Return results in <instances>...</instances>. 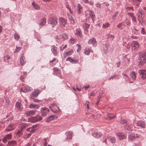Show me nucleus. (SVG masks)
<instances>
[{
    "label": "nucleus",
    "instance_id": "58836bf2",
    "mask_svg": "<svg viewBox=\"0 0 146 146\" xmlns=\"http://www.w3.org/2000/svg\"><path fill=\"white\" fill-rule=\"evenodd\" d=\"M123 23L127 26H130L131 24L130 20L128 19L127 18L123 22Z\"/></svg>",
    "mask_w": 146,
    "mask_h": 146
},
{
    "label": "nucleus",
    "instance_id": "c85d7f7f",
    "mask_svg": "<svg viewBox=\"0 0 146 146\" xmlns=\"http://www.w3.org/2000/svg\"><path fill=\"white\" fill-rule=\"evenodd\" d=\"M31 88L28 87L21 88V91L24 93H27L31 90Z\"/></svg>",
    "mask_w": 146,
    "mask_h": 146
},
{
    "label": "nucleus",
    "instance_id": "37998d69",
    "mask_svg": "<svg viewBox=\"0 0 146 146\" xmlns=\"http://www.w3.org/2000/svg\"><path fill=\"white\" fill-rule=\"evenodd\" d=\"M78 14H80V13L82 11V7L80 4H78Z\"/></svg>",
    "mask_w": 146,
    "mask_h": 146
},
{
    "label": "nucleus",
    "instance_id": "5fc2aeb1",
    "mask_svg": "<svg viewBox=\"0 0 146 146\" xmlns=\"http://www.w3.org/2000/svg\"><path fill=\"white\" fill-rule=\"evenodd\" d=\"M66 7L69 10L70 14H72L73 12L71 11V9L69 7V6L68 5H66Z\"/></svg>",
    "mask_w": 146,
    "mask_h": 146
},
{
    "label": "nucleus",
    "instance_id": "79ce46f5",
    "mask_svg": "<svg viewBox=\"0 0 146 146\" xmlns=\"http://www.w3.org/2000/svg\"><path fill=\"white\" fill-rule=\"evenodd\" d=\"M115 116L114 115H112L110 114H108L107 115V117L108 118V119L109 120H110L112 119L114 117H115Z\"/></svg>",
    "mask_w": 146,
    "mask_h": 146
},
{
    "label": "nucleus",
    "instance_id": "a18cd8bd",
    "mask_svg": "<svg viewBox=\"0 0 146 146\" xmlns=\"http://www.w3.org/2000/svg\"><path fill=\"white\" fill-rule=\"evenodd\" d=\"M117 76V78H116L117 79H119V75H114L113 76H111L109 79L108 80L111 79H113L115 78V77Z\"/></svg>",
    "mask_w": 146,
    "mask_h": 146
},
{
    "label": "nucleus",
    "instance_id": "603ef678",
    "mask_svg": "<svg viewBox=\"0 0 146 146\" xmlns=\"http://www.w3.org/2000/svg\"><path fill=\"white\" fill-rule=\"evenodd\" d=\"M5 137L8 140L11 139L12 138V136L11 134H8L6 135Z\"/></svg>",
    "mask_w": 146,
    "mask_h": 146
},
{
    "label": "nucleus",
    "instance_id": "4be33fe9",
    "mask_svg": "<svg viewBox=\"0 0 146 146\" xmlns=\"http://www.w3.org/2000/svg\"><path fill=\"white\" fill-rule=\"evenodd\" d=\"M82 25L84 31L87 32H88V29L90 27V25L85 23L83 24Z\"/></svg>",
    "mask_w": 146,
    "mask_h": 146
},
{
    "label": "nucleus",
    "instance_id": "a211bd4d",
    "mask_svg": "<svg viewBox=\"0 0 146 146\" xmlns=\"http://www.w3.org/2000/svg\"><path fill=\"white\" fill-rule=\"evenodd\" d=\"M40 107L39 104H31L29 105V107L31 109H38Z\"/></svg>",
    "mask_w": 146,
    "mask_h": 146
},
{
    "label": "nucleus",
    "instance_id": "2f4dec72",
    "mask_svg": "<svg viewBox=\"0 0 146 146\" xmlns=\"http://www.w3.org/2000/svg\"><path fill=\"white\" fill-rule=\"evenodd\" d=\"M17 144L16 141H9L8 144V146H16Z\"/></svg>",
    "mask_w": 146,
    "mask_h": 146
},
{
    "label": "nucleus",
    "instance_id": "f3484780",
    "mask_svg": "<svg viewBox=\"0 0 146 146\" xmlns=\"http://www.w3.org/2000/svg\"><path fill=\"white\" fill-rule=\"evenodd\" d=\"M66 61H68L72 64H77L78 62V60H75L74 59L72 58L71 57H69L66 59Z\"/></svg>",
    "mask_w": 146,
    "mask_h": 146
},
{
    "label": "nucleus",
    "instance_id": "20e7f679",
    "mask_svg": "<svg viewBox=\"0 0 146 146\" xmlns=\"http://www.w3.org/2000/svg\"><path fill=\"white\" fill-rule=\"evenodd\" d=\"M49 108L51 111L54 113H57L60 110L59 107L54 103H52Z\"/></svg>",
    "mask_w": 146,
    "mask_h": 146
},
{
    "label": "nucleus",
    "instance_id": "13d9d810",
    "mask_svg": "<svg viewBox=\"0 0 146 146\" xmlns=\"http://www.w3.org/2000/svg\"><path fill=\"white\" fill-rule=\"evenodd\" d=\"M29 131H27L30 132L31 133H34L35 132V129H29Z\"/></svg>",
    "mask_w": 146,
    "mask_h": 146
},
{
    "label": "nucleus",
    "instance_id": "49530a36",
    "mask_svg": "<svg viewBox=\"0 0 146 146\" xmlns=\"http://www.w3.org/2000/svg\"><path fill=\"white\" fill-rule=\"evenodd\" d=\"M10 58V57L8 56L7 55L5 56L4 57V61L6 62H8V60Z\"/></svg>",
    "mask_w": 146,
    "mask_h": 146
},
{
    "label": "nucleus",
    "instance_id": "f257e3e1",
    "mask_svg": "<svg viewBox=\"0 0 146 146\" xmlns=\"http://www.w3.org/2000/svg\"><path fill=\"white\" fill-rule=\"evenodd\" d=\"M138 60L140 64L144 65L146 62V53L145 52H141L139 56Z\"/></svg>",
    "mask_w": 146,
    "mask_h": 146
},
{
    "label": "nucleus",
    "instance_id": "774afa93",
    "mask_svg": "<svg viewBox=\"0 0 146 146\" xmlns=\"http://www.w3.org/2000/svg\"><path fill=\"white\" fill-rule=\"evenodd\" d=\"M20 120L22 121H25L26 119L24 117H21Z\"/></svg>",
    "mask_w": 146,
    "mask_h": 146
},
{
    "label": "nucleus",
    "instance_id": "2eb2a0df",
    "mask_svg": "<svg viewBox=\"0 0 146 146\" xmlns=\"http://www.w3.org/2000/svg\"><path fill=\"white\" fill-rule=\"evenodd\" d=\"M136 125L142 128H144L145 125V123L143 120H139L137 122Z\"/></svg>",
    "mask_w": 146,
    "mask_h": 146
},
{
    "label": "nucleus",
    "instance_id": "f03ea898",
    "mask_svg": "<svg viewBox=\"0 0 146 146\" xmlns=\"http://www.w3.org/2000/svg\"><path fill=\"white\" fill-rule=\"evenodd\" d=\"M48 23L50 24L52 27H54L57 24V19L55 17H50L48 19Z\"/></svg>",
    "mask_w": 146,
    "mask_h": 146
},
{
    "label": "nucleus",
    "instance_id": "4d7b16f0",
    "mask_svg": "<svg viewBox=\"0 0 146 146\" xmlns=\"http://www.w3.org/2000/svg\"><path fill=\"white\" fill-rule=\"evenodd\" d=\"M73 52V50H71L68 52H66V54H67V55L68 56L72 54V52Z\"/></svg>",
    "mask_w": 146,
    "mask_h": 146
},
{
    "label": "nucleus",
    "instance_id": "423d86ee",
    "mask_svg": "<svg viewBox=\"0 0 146 146\" xmlns=\"http://www.w3.org/2000/svg\"><path fill=\"white\" fill-rule=\"evenodd\" d=\"M86 16L87 18L89 19H91V22H94L95 18V16L94 12L91 11H90L88 13H86Z\"/></svg>",
    "mask_w": 146,
    "mask_h": 146
},
{
    "label": "nucleus",
    "instance_id": "9d476101",
    "mask_svg": "<svg viewBox=\"0 0 146 146\" xmlns=\"http://www.w3.org/2000/svg\"><path fill=\"white\" fill-rule=\"evenodd\" d=\"M139 135L137 134L130 135L128 136V139L131 141H133L135 140L136 138L139 137Z\"/></svg>",
    "mask_w": 146,
    "mask_h": 146
},
{
    "label": "nucleus",
    "instance_id": "dca6fc26",
    "mask_svg": "<svg viewBox=\"0 0 146 146\" xmlns=\"http://www.w3.org/2000/svg\"><path fill=\"white\" fill-rule=\"evenodd\" d=\"M127 15L131 18L132 22L134 23H136L137 21L136 17L134 15L133 13H127Z\"/></svg>",
    "mask_w": 146,
    "mask_h": 146
},
{
    "label": "nucleus",
    "instance_id": "bf43d9fd",
    "mask_svg": "<svg viewBox=\"0 0 146 146\" xmlns=\"http://www.w3.org/2000/svg\"><path fill=\"white\" fill-rule=\"evenodd\" d=\"M21 47H17V46L16 47V48L15 50V51L16 52H18L19 51L21 50Z\"/></svg>",
    "mask_w": 146,
    "mask_h": 146
},
{
    "label": "nucleus",
    "instance_id": "bb28decb",
    "mask_svg": "<svg viewBox=\"0 0 146 146\" xmlns=\"http://www.w3.org/2000/svg\"><path fill=\"white\" fill-rule=\"evenodd\" d=\"M66 135L67 136V139H70L72 138V133L70 131H68L66 133Z\"/></svg>",
    "mask_w": 146,
    "mask_h": 146
},
{
    "label": "nucleus",
    "instance_id": "052dcab7",
    "mask_svg": "<svg viewBox=\"0 0 146 146\" xmlns=\"http://www.w3.org/2000/svg\"><path fill=\"white\" fill-rule=\"evenodd\" d=\"M67 46V45H65L63 47L62 46L60 47V50L61 51H63Z\"/></svg>",
    "mask_w": 146,
    "mask_h": 146
},
{
    "label": "nucleus",
    "instance_id": "4468645a",
    "mask_svg": "<svg viewBox=\"0 0 146 146\" xmlns=\"http://www.w3.org/2000/svg\"><path fill=\"white\" fill-rule=\"evenodd\" d=\"M57 48L54 45H52L51 48V50L54 55L56 56L57 55L58 53L57 52Z\"/></svg>",
    "mask_w": 146,
    "mask_h": 146
},
{
    "label": "nucleus",
    "instance_id": "f8f14e48",
    "mask_svg": "<svg viewBox=\"0 0 146 146\" xmlns=\"http://www.w3.org/2000/svg\"><path fill=\"white\" fill-rule=\"evenodd\" d=\"M88 44H92L94 47H95L97 45V42L96 40L94 38L90 39L88 42Z\"/></svg>",
    "mask_w": 146,
    "mask_h": 146
},
{
    "label": "nucleus",
    "instance_id": "0eeeda50",
    "mask_svg": "<svg viewBox=\"0 0 146 146\" xmlns=\"http://www.w3.org/2000/svg\"><path fill=\"white\" fill-rule=\"evenodd\" d=\"M49 111V109L46 107H42L40 109L41 114L43 117L46 115Z\"/></svg>",
    "mask_w": 146,
    "mask_h": 146
},
{
    "label": "nucleus",
    "instance_id": "de8ad7c7",
    "mask_svg": "<svg viewBox=\"0 0 146 146\" xmlns=\"http://www.w3.org/2000/svg\"><path fill=\"white\" fill-rule=\"evenodd\" d=\"M22 130L20 129V130H18L17 132V134L20 137L21 136L22 134Z\"/></svg>",
    "mask_w": 146,
    "mask_h": 146
},
{
    "label": "nucleus",
    "instance_id": "aec40b11",
    "mask_svg": "<svg viewBox=\"0 0 146 146\" xmlns=\"http://www.w3.org/2000/svg\"><path fill=\"white\" fill-rule=\"evenodd\" d=\"M60 72L59 69L57 68H54V74L59 76L60 75Z\"/></svg>",
    "mask_w": 146,
    "mask_h": 146
},
{
    "label": "nucleus",
    "instance_id": "39448f33",
    "mask_svg": "<svg viewBox=\"0 0 146 146\" xmlns=\"http://www.w3.org/2000/svg\"><path fill=\"white\" fill-rule=\"evenodd\" d=\"M143 14H144V13L143 11L140 10L138 11L137 15V19L139 23L141 24H142L143 22V19L144 17V15H143Z\"/></svg>",
    "mask_w": 146,
    "mask_h": 146
},
{
    "label": "nucleus",
    "instance_id": "6e6552de",
    "mask_svg": "<svg viewBox=\"0 0 146 146\" xmlns=\"http://www.w3.org/2000/svg\"><path fill=\"white\" fill-rule=\"evenodd\" d=\"M138 72L142 79H144L146 78V71L145 70H138Z\"/></svg>",
    "mask_w": 146,
    "mask_h": 146
},
{
    "label": "nucleus",
    "instance_id": "c03bdc74",
    "mask_svg": "<svg viewBox=\"0 0 146 146\" xmlns=\"http://www.w3.org/2000/svg\"><path fill=\"white\" fill-rule=\"evenodd\" d=\"M110 24L108 23H106L104 24H103L102 25L103 28H106L108 27L109 26Z\"/></svg>",
    "mask_w": 146,
    "mask_h": 146
},
{
    "label": "nucleus",
    "instance_id": "6e6d98bb",
    "mask_svg": "<svg viewBox=\"0 0 146 146\" xmlns=\"http://www.w3.org/2000/svg\"><path fill=\"white\" fill-rule=\"evenodd\" d=\"M36 125H33L32 127H29V128L27 129V131H29V129H34V127H35L36 126Z\"/></svg>",
    "mask_w": 146,
    "mask_h": 146
},
{
    "label": "nucleus",
    "instance_id": "7ed1b4c3",
    "mask_svg": "<svg viewBox=\"0 0 146 146\" xmlns=\"http://www.w3.org/2000/svg\"><path fill=\"white\" fill-rule=\"evenodd\" d=\"M42 119V118L40 115H38L35 117H33L29 118L28 121L31 123H35L40 121Z\"/></svg>",
    "mask_w": 146,
    "mask_h": 146
},
{
    "label": "nucleus",
    "instance_id": "7c9ffc66",
    "mask_svg": "<svg viewBox=\"0 0 146 146\" xmlns=\"http://www.w3.org/2000/svg\"><path fill=\"white\" fill-rule=\"evenodd\" d=\"M46 23V19L44 17L41 19L39 25L40 26H42L44 25Z\"/></svg>",
    "mask_w": 146,
    "mask_h": 146
},
{
    "label": "nucleus",
    "instance_id": "338daca9",
    "mask_svg": "<svg viewBox=\"0 0 146 146\" xmlns=\"http://www.w3.org/2000/svg\"><path fill=\"white\" fill-rule=\"evenodd\" d=\"M132 38L134 39H137L138 38V37L135 36L133 35L131 36Z\"/></svg>",
    "mask_w": 146,
    "mask_h": 146
},
{
    "label": "nucleus",
    "instance_id": "6ab92c4d",
    "mask_svg": "<svg viewBox=\"0 0 146 146\" xmlns=\"http://www.w3.org/2000/svg\"><path fill=\"white\" fill-rule=\"evenodd\" d=\"M36 112L35 110H30L28 111L25 112V114L27 117L33 115Z\"/></svg>",
    "mask_w": 146,
    "mask_h": 146
},
{
    "label": "nucleus",
    "instance_id": "9b49d317",
    "mask_svg": "<svg viewBox=\"0 0 146 146\" xmlns=\"http://www.w3.org/2000/svg\"><path fill=\"white\" fill-rule=\"evenodd\" d=\"M139 47V44L137 41H133L131 44V49L132 50H134L137 49Z\"/></svg>",
    "mask_w": 146,
    "mask_h": 146
},
{
    "label": "nucleus",
    "instance_id": "412c9836",
    "mask_svg": "<svg viewBox=\"0 0 146 146\" xmlns=\"http://www.w3.org/2000/svg\"><path fill=\"white\" fill-rule=\"evenodd\" d=\"M29 126V124L28 123H22L20 125V129L21 130H23L24 129L27 127Z\"/></svg>",
    "mask_w": 146,
    "mask_h": 146
},
{
    "label": "nucleus",
    "instance_id": "72a5a7b5",
    "mask_svg": "<svg viewBox=\"0 0 146 146\" xmlns=\"http://www.w3.org/2000/svg\"><path fill=\"white\" fill-rule=\"evenodd\" d=\"M130 75L132 79L135 80L136 78V76L135 73L134 71H133L130 73Z\"/></svg>",
    "mask_w": 146,
    "mask_h": 146
},
{
    "label": "nucleus",
    "instance_id": "69168bd1",
    "mask_svg": "<svg viewBox=\"0 0 146 146\" xmlns=\"http://www.w3.org/2000/svg\"><path fill=\"white\" fill-rule=\"evenodd\" d=\"M32 134V133H31L30 132L29 133H27L26 134V135L27 137H29L31 135V134Z\"/></svg>",
    "mask_w": 146,
    "mask_h": 146
},
{
    "label": "nucleus",
    "instance_id": "1a4fd4ad",
    "mask_svg": "<svg viewBox=\"0 0 146 146\" xmlns=\"http://www.w3.org/2000/svg\"><path fill=\"white\" fill-rule=\"evenodd\" d=\"M60 23V26L62 27H66L67 23V20L63 18H60L59 19Z\"/></svg>",
    "mask_w": 146,
    "mask_h": 146
},
{
    "label": "nucleus",
    "instance_id": "09e8293b",
    "mask_svg": "<svg viewBox=\"0 0 146 146\" xmlns=\"http://www.w3.org/2000/svg\"><path fill=\"white\" fill-rule=\"evenodd\" d=\"M124 26L125 25L122 23H119L117 26V27L118 28H122L123 27V26Z\"/></svg>",
    "mask_w": 146,
    "mask_h": 146
},
{
    "label": "nucleus",
    "instance_id": "e2e57ef3",
    "mask_svg": "<svg viewBox=\"0 0 146 146\" xmlns=\"http://www.w3.org/2000/svg\"><path fill=\"white\" fill-rule=\"evenodd\" d=\"M141 33L142 34H144L145 33V29L143 28L141 29Z\"/></svg>",
    "mask_w": 146,
    "mask_h": 146
},
{
    "label": "nucleus",
    "instance_id": "b1692460",
    "mask_svg": "<svg viewBox=\"0 0 146 146\" xmlns=\"http://www.w3.org/2000/svg\"><path fill=\"white\" fill-rule=\"evenodd\" d=\"M117 135L119 139L120 140H123L126 138V136L122 133H119Z\"/></svg>",
    "mask_w": 146,
    "mask_h": 146
},
{
    "label": "nucleus",
    "instance_id": "4c0bfd02",
    "mask_svg": "<svg viewBox=\"0 0 146 146\" xmlns=\"http://www.w3.org/2000/svg\"><path fill=\"white\" fill-rule=\"evenodd\" d=\"M75 34L76 35L79 36L80 37H82V32L80 30L78 29H76Z\"/></svg>",
    "mask_w": 146,
    "mask_h": 146
},
{
    "label": "nucleus",
    "instance_id": "864d4df0",
    "mask_svg": "<svg viewBox=\"0 0 146 146\" xmlns=\"http://www.w3.org/2000/svg\"><path fill=\"white\" fill-rule=\"evenodd\" d=\"M6 137L5 136L2 139L3 142L5 143H6L8 140Z\"/></svg>",
    "mask_w": 146,
    "mask_h": 146
},
{
    "label": "nucleus",
    "instance_id": "c756f323",
    "mask_svg": "<svg viewBox=\"0 0 146 146\" xmlns=\"http://www.w3.org/2000/svg\"><path fill=\"white\" fill-rule=\"evenodd\" d=\"M15 106L17 109L18 110H21L23 108V106L21 104L18 102L16 103Z\"/></svg>",
    "mask_w": 146,
    "mask_h": 146
},
{
    "label": "nucleus",
    "instance_id": "ea45409f",
    "mask_svg": "<svg viewBox=\"0 0 146 146\" xmlns=\"http://www.w3.org/2000/svg\"><path fill=\"white\" fill-rule=\"evenodd\" d=\"M120 123L121 124L124 125L126 124L128 122L126 119H121L120 120Z\"/></svg>",
    "mask_w": 146,
    "mask_h": 146
},
{
    "label": "nucleus",
    "instance_id": "3c124183",
    "mask_svg": "<svg viewBox=\"0 0 146 146\" xmlns=\"http://www.w3.org/2000/svg\"><path fill=\"white\" fill-rule=\"evenodd\" d=\"M110 140L111 142L112 143H114L115 142V138L113 137H112L110 139Z\"/></svg>",
    "mask_w": 146,
    "mask_h": 146
},
{
    "label": "nucleus",
    "instance_id": "c9c22d12",
    "mask_svg": "<svg viewBox=\"0 0 146 146\" xmlns=\"http://www.w3.org/2000/svg\"><path fill=\"white\" fill-rule=\"evenodd\" d=\"M84 53L86 55H88L90 54V52H93L92 50L88 48H86L84 49Z\"/></svg>",
    "mask_w": 146,
    "mask_h": 146
},
{
    "label": "nucleus",
    "instance_id": "680f3d73",
    "mask_svg": "<svg viewBox=\"0 0 146 146\" xmlns=\"http://www.w3.org/2000/svg\"><path fill=\"white\" fill-rule=\"evenodd\" d=\"M117 14H118V13L117 12H115L112 16V19H114L115 17L117 16Z\"/></svg>",
    "mask_w": 146,
    "mask_h": 146
},
{
    "label": "nucleus",
    "instance_id": "ddd939ff",
    "mask_svg": "<svg viewBox=\"0 0 146 146\" xmlns=\"http://www.w3.org/2000/svg\"><path fill=\"white\" fill-rule=\"evenodd\" d=\"M124 127L125 129L126 130V131L127 132L130 131H132L133 129L132 125H130L128 123L124 125Z\"/></svg>",
    "mask_w": 146,
    "mask_h": 146
},
{
    "label": "nucleus",
    "instance_id": "f704fd0d",
    "mask_svg": "<svg viewBox=\"0 0 146 146\" xmlns=\"http://www.w3.org/2000/svg\"><path fill=\"white\" fill-rule=\"evenodd\" d=\"M92 135L94 137L96 138H99L101 136V135L100 133L95 132L92 133Z\"/></svg>",
    "mask_w": 146,
    "mask_h": 146
},
{
    "label": "nucleus",
    "instance_id": "a19ab883",
    "mask_svg": "<svg viewBox=\"0 0 146 146\" xmlns=\"http://www.w3.org/2000/svg\"><path fill=\"white\" fill-rule=\"evenodd\" d=\"M61 37L64 40H66L68 38V35L65 33H63Z\"/></svg>",
    "mask_w": 146,
    "mask_h": 146
},
{
    "label": "nucleus",
    "instance_id": "a878e982",
    "mask_svg": "<svg viewBox=\"0 0 146 146\" xmlns=\"http://www.w3.org/2000/svg\"><path fill=\"white\" fill-rule=\"evenodd\" d=\"M14 129V125L13 124H11L8 125L6 128V131H10Z\"/></svg>",
    "mask_w": 146,
    "mask_h": 146
},
{
    "label": "nucleus",
    "instance_id": "5701e85b",
    "mask_svg": "<svg viewBox=\"0 0 146 146\" xmlns=\"http://www.w3.org/2000/svg\"><path fill=\"white\" fill-rule=\"evenodd\" d=\"M67 15L68 18L69 20L70 21V22L72 24H74L75 23V22L73 19V17L69 13H67Z\"/></svg>",
    "mask_w": 146,
    "mask_h": 146
},
{
    "label": "nucleus",
    "instance_id": "473e14b6",
    "mask_svg": "<svg viewBox=\"0 0 146 146\" xmlns=\"http://www.w3.org/2000/svg\"><path fill=\"white\" fill-rule=\"evenodd\" d=\"M32 5L33 6V8L36 10H38L40 8V5L34 2L32 3Z\"/></svg>",
    "mask_w": 146,
    "mask_h": 146
},
{
    "label": "nucleus",
    "instance_id": "cd10ccee",
    "mask_svg": "<svg viewBox=\"0 0 146 146\" xmlns=\"http://www.w3.org/2000/svg\"><path fill=\"white\" fill-rule=\"evenodd\" d=\"M40 93V90H35L32 94L33 96L36 97Z\"/></svg>",
    "mask_w": 146,
    "mask_h": 146
},
{
    "label": "nucleus",
    "instance_id": "0e129e2a",
    "mask_svg": "<svg viewBox=\"0 0 146 146\" xmlns=\"http://www.w3.org/2000/svg\"><path fill=\"white\" fill-rule=\"evenodd\" d=\"M102 93H100L99 94V96L98 97V99L100 100V99L102 97Z\"/></svg>",
    "mask_w": 146,
    "mask_h": 146
},
{
    "label": "nucleus",
    "instance_id": "8fccbe9b",
    "mask_svg": "<svg viewBox=\"0 0 146 146\" xmlns=\"http://www.w3.org/2000/svg\"><path fill=\"white\" fill-rule=\"evenodd\" d=\"M14 37L15 39L18 40L20 38V36L16 33H15L14 35Z\"/></svg>",
    "mask_w": 146,
    "mask_h": 146
},
{
    "label": "nucleus",
    "instance_id": "e433bc0d",
    "mask_svg": "<svg viewBox=\"0 0 146 146\" xmlns=\"http://www.w3.org/2000/svg\"><path fill=\"white\" fill-rule=\"evenodd\" d=\"M57 118V117H56L55 115H52L48 117L46 119V122H50L52 120L54 119L55 117Z\"/></svg>",
    "mask_w": 146,
    "mask_h": 146
},
{
    "label": "nucleus",
    "instance_id": "393cba45",
    "mask_svg": "<svg viewBox=\"0 0 146 146\" xmlns=\"http://www.w3.org/2000/svg\"><path fill=\"white\" fill-rule=\"evenodd\" d=\"M26 63V60L23 54H22L20 58V63L21 65H23Z\"/></svg>",
    "mask_w": 146,
    "mask_h": 146
}]
</instances>
